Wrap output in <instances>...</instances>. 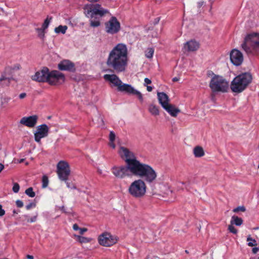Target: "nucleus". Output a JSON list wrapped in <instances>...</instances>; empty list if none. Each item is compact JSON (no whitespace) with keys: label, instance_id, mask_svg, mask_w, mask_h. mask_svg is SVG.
Masks as SVG:
<instances>
[{"label":"nucleus","instance_id":"nucleus-1","mask_svg":"<svg viewBox=\"0 0 259 259\" xmlns=\"http://www.w3.org/2000/svg\"><path fill=\"white\" fill-rule=\"evenodd\" d=\"M128 63V52L126 46L118 44L109 52L106 63L116 73L124 72Z\"/></svg>","mask_w":259,"mask_h":259},{"label":"nucleus","instance_id":"nucleus-2","mask_svg":"<svg viewBox=\"0 0 259 259\" xmlns=\"http://www.w3.org/2000/svg\"><path fill=\"white\" fill-rule=\"evenodd\" d=\"M119 153L126 164L114 166L111 169L112 173L116 178L120 179L133 176L135 154L124 147H120Z\"/></svg>","mask_w":259,"mask_h":259},{"label":"nucleus","instance_id":"nucleus-3","mask_svg":"<svg viewBox=\"0 0 259 259\" xmlns=\"http://www.w3.org/2000/svg\"><path fill=\"white\" fill-rule=\"evenodd\" d=\"M32 80L39 82H48L51 85H57L65 81L64 75L57 70L51 72L47 67H44L41 70L35 72L31 76Z\"/></svg>","mask_w":259,"mask_h":259},{"label":"nucleus","instance_id":"nucleus-4","mask_svg":"<svg viewBox=\"0 0 259 259\" xmlns=\"http://www.w3.org/2000/svg\"><path fill=\"white\" fill-rule=\"evenodd\" d=\"M133 176L140 178L147 184L153 183L156 179L157 174L149 165L142 163L134 156Z\"/></svg>","mask_w":259,"mask_h":259},{"label":"nucleus","instance_id":"nucleus-5","mask_svg":"<svg viewBox=\"0 0 259 259\" xmlns=\"http://www.w3.org/2000/svg\"><path fill=\"white\" fill-rule=\"evenodd\" d=\"M103 78L105 80L112 83V87H116L118 92L136 95L141 102L143 101L142 94L135 89L131 85L123 83L117 75L106 74L104 75Z\"/></svg>","mask_w":259,"mask_h":259},{"label":"nucleus","instance_id":"nucleus-6","mask_svg":"<svg viewBox=\"0 0 259 259\" xmlns=\"http://www.w3.org/2000/svg\"><path fill=\"white\" fill-rule=\"evenodd\" d=\"M252 76L249 73H244L236 76L232 81L230 88L236 93L242 92L252 81Z\"/></svg>","mask_w":259,"mask_h":259},{"label":"nucleus","instance_id":"nucleus-7","mask_svg":"<svg viewBox=\"0 0 259 259\" xmlns=\"http://www.w3.org/2000/svg\"><path fill=\"white\" fill-rule=\"evenodd\" d=\"M147 186L146 183L142 179H138L133 181L128 188V192L135 198H141L146 193Z\"/></svg>","mask_w":259,"mask_h":259},{"label":"nucleus","instance_id":"nucleus-8","mask_svg":"<svg viewBox=\"0 0 259 259\" xmlns=\"http://www.w3.org/2000/svg\"><path fill=\"white\" fill-rule=\"evenodd\" d=\"M212 93H226L229 89V82L222 76L214 74L209 82Z\"/></svg>","mask_w":259,"mask_h":259},{"label":"nucleus","instance_id":"nucleus-9","mask_svg":"<svg viewBox=\"0 0 259 259\" xmlns=\"http://www.w3.org/2000/svg\"><path fill=\"white\" fill-rule=\"evenodd\" d=\"M241 47L247 54L251 53L253 50H259V34H248L245 37Z\"/></svg>","mask_w":259,"mask_h":259},{"label":"nucleus","instance_id":"nucleus-10","mask_svg":"<svg viewBox=\"0 0 259 259\" xmlns=\"http://www.w3.org/2000/svg\"><path fill=\"white\" fill-rule=\"evenodd\" d=\"M21 69L19 64H15L10 66L7 65L5 67L3 74L1 75V84L3 81L7 82V85H9L10 81L14 79L13 75Z\"/></svg>","mask_w":259,"mask_h":259},{"label":"nucleus","instance_id":"nucleus-11","mask_svg":"<svg viewBox=\"0 0 259 259\" xmlns=\"http://www.w3.org/2000/svg\"><path fill=\"white\" fill-rule=\"evenodd\" d=\"M84 14L86 15H90L93 16L94 15H99L100 16H103L106 15H110L109 11L103 9L101 5L99 4H91L88 5L85 7Z\"/></svg>","mask_w":259,"mask_h":259},{"label":"nucleus","instance_id":"nucleus-12","mask_svg":"<svg viewBox=\"0 0 259 259\" xmlns=\"http://www.w3.org/2000/svg\"><path fill=\"white\" fill-rule=\"evenodd\" d=\"M70 172V168L68 162L65 161H60L58 163L57 174L61 181H66L68 180Z\"/></svg>","mask_w":259,"mask_h":259},{"label":"nucleus","instance_id":"nucleus-13","mask_svg":"<svg viewBox=\"0 0 259 259\" xmlns=\"http://www.w3.org/2000/svg\"><path fill=\"white\" fill-rule=\"evenodd\" d=\"M118 238L117 236L112 235L110 233L104 232L100 235L98 237V242L100 245L109 247L116 244L118 241Z\"/></svg>","mask_w":259,"mask_h":259},{"label":"nucleus","instance_id":"nucleus-14","mask_svg":"<svg viewBox=\"0 0 259 259\" xmlns=\"http://www.w3.org/2000/svg\"><path fill=\"white\" fill-rule=\"evenodd\" d=\"M120 23L116 17H111L105 23V30L107 33L113 35L117 33L120 30Z\"/></svg>","mask_w":259,"mask_h":259},{"label":"nucleus","instance_id":"nucleus-15","mask_svg":"<svg viewBox=\"0 0 259 259\" xmlns=\"http://www.w3.org/2000/svg\"><path fill=\"white\" fill-rule=\"evenodd\" d=\"M49 128L46 124L39 125L36 127V131L34 133L35 141L40 143L41 139L48 136Z\"/></svg>","mask_w":259,"mask_h":259},{"label":"nucleus","instance_id":"nucleus-16","mask_svg":"<svg viewBox=\"0 0 259 259\" xmlns=\"http://www.w3.org/2000/svg\"><path fill=\"white\" fill-rule=\"evenodd\" d=\"M231 62L236 66L241 65L243 61L242 53L237 49L232 50L230 54Z\"/></svg>","mask_w":259,"mask_h":259},{"label":"nucleus","instance_id":"nucleus-17","mask_svg":"<svg viewBox=\"0 0 259 259\" xmlns=\"http://www.w3.org/2000/svg\"><path fill=\"white\" fill-rule=\"evenodd\" d=\"M38 116L34 115L30 116L22 117L20 120V123L30 128L35 126L37 123Z\"/></svg>","mask_w":259,"mask_h":259},{"label":"nucleus","instance_id":"nucleus-18","mask_svg":"<svg viewBox=\"0 0 259 259\" xmlns=\"http://www.w3.org/2000/svg\"><path fill=\"white\" fill-rule=\"evenodd\" d=\"M58 68L60 70L74 72L75 67L74 64L69 60H63L58 65Z\"/></svg>","mask_w":259,"mask_h":259},{"label":"nucleus","instance_id":"nucleus-19","mask_svg":"<svg viewBox=\"0 0 259 259\" xmlns=\"http://www.w3.org/2000/svg\"><path fill=\"white\" fill-rule=\"evenodd\" d=\"M157 98L159 104L163 108L169 104V97L165 93L158 92L157 93Z\"/></svg>","mask_w":259,"mask_h":259},{"label":"nucleus","instance_id":"nucleus-20","mask_svg":"<svg viewBox=\"0 0 259 259\" xmlns=\"http://www.w3.org/2000/svg\"><path fill=\"white\" fill-rule=\"evenodd\" d=\"M199 47V44L195 40H190L187 41L184 45L185 49L188 51H195L197 50Z\"/></svg>","mask_w":259,"mask_h":259},{"label":"nucleus","instance_id":"nucleus-21","mask_svg":"<svg viewBox=\"0 0 259 259\" xmlns=\"http://www.w3.org/2000/svg\"><path fill=\"white\" fill-rule=\"evenodd\" d=\"M163 109L172 117H176L178 114L180 112V110L179 108L171 104H169Z\"/></svg>","mask_w":259,"mask_h":259},{"label":"nucleus","instance_id":"nucleus-22","mask_svg":"<svg viewBox=\"0 0 259 259\" xmlns=\"http://www.w3.org/2000/svg\"><path fill=\"white\" fill-rule=\"evenodd\" d=\"M193 153L196 157H201L204 155L203 149L202 147L198 146L194 148Z\"/></svg>","mask_w":259,"mask_h":259},{"label":"nucleus","instance_id":"nucleus-23","mask_svg":"<svg viewBox=\"0 0 259 259\" xmlns=\"http://www.w3.org/2000/svg\"><path fill=\"white\" fill-rule=\"evenodd\" d=\"M243 224V220L236 215L232 217L231 220V224L235 225L237 226H240Z\"/></svg>","mask_w":259,"mask_h":259},{"label":"nucleus","instance_id":"nucleus-24","mask_svg":"<svg viewBox=\"0 0 259 259\" xmlns=\"http://www.w3.org/2000/svg\"><path fill=\"white\" fill-rule=\"evenodd\" d=\"M148 110L153 115L157 116L159 114L158 107L155 105L151 104L149 107Z\"/></svg>","mask_w":259,"mask_h":259},{"label":"nucleus","instance_id":"nucleus-25","mask_svg":"<svg viewBox=\"0 0 259 259\" xmlns=\"http://www.w3.org/2000/svg\"><path fill=\"white\" fill-rule=\"evenodd\" d=\"M75 236L77 238V241L80 243H89L92 240V239L91 238H88L79 235H75Z\"/></svg>","mask_w":259,"mask_h":259},{"label":"nucleus","instance_id":"nucleus-26","mask_svg":"<svg viewBox=\"0 0 259 259\" xmlns=\"http://www.w3.org/2000/svg\"><path fill=\"white\" fill-rule=\"evenodd\" d=\"M67 26L66 25H59L58 27H57L55 28V32L56 33H62L65 34L67 29Z\"/></svg>","mask_w":259,"mask_h":259},{"label":"nucleus","instance_id":"nucleus-27","mask_svg":"<svg viewBox=\"0 0 259 259\" xmlns=\"http://www.w3.org/2000/svg\"><path fill=\"white\" fill-rule=\"evenodd\" d=\"M35 30L37 32L38 37L42 40H44L45 37V30L41 28H37Z\"/></svg>","mask_w":259,"mask_h":259},{"label":"nucleus","instance_id":"nucleus-28","mask_svg":"<svg viewBox=\"0 0 259 259\" xmlns=\"http://www.w3.org/2000/svg\"><path fill=\"white\" fill-rule=\"evenodd\" d=\"M247 241L248 242L247 245L249 246L252 247L257 245L256 240L252 239L250 235L247 238Z\"/></svg>","mask_w":259,"mask_h":259},{"label":"nucleus","instance_id":"nucleus-29","mask_svg":"<svg viewBox=\"0 0 259 259\" xmlns=\"http://www.w3.org/2000/svg\"><path fill=\"white\" fill-rule=\"evenodd\" d=\"M49 185V179L48 176L44 175L42 178V188H46Z\"/></svg>","mask_w":259,"mask_h":259},{"label":"nucleus","instance_id":"nucleus-30","mask_svg":"<svg viewBox=\"0 0 259 259\" xmlns=\"http://www.w3.org/2000/svg\"><path fill=\"white\" fill-rule=\"evenodd\" d=\"M154 49L153 48H148L145 51V56L147 58H152L154 54Z\"/></svg>","mask_w":259,"mask_h":259},{"label":"nucleus","instance_id":"nucleus-31","mask_svg":"<svg viewBox=\"0 0 259 259\" xmlns=\"http://www.w3.org/2000/svg\"><path fill=\"white\" fill-rule=\"evenodd\" d=\"M25 194L30 197H34L35 196V193L33 190L32 187L27 188L25 192Z\"/></svg>","mask_w":259,"mask_h":259},{"label":"nucleus","instance_id":"nucleus-32","mask_svg":"<svg viewBox=\"0 0 259 259\" xmlns=\"http://www.w3.org/2000/svg\"><path fill=\"white\" fill-rule=\"evenodd\" d=\"M51 18L52 17H50V19H49V18L47 17V19H45L44 22L43 23V24L41 26V28H42V29H44L45 30L46 29L48 28V27L49 25V24L50 23V20L51 19Z\"/></svg>","mask_w":259,"mask_h":259},{"label":"nucleus","instance_id":"nucleus-33","mask_svg":"<svg viewBox=\"0 0 259 259\" xmlns=\"http://www.w3.org/2000/svg\"><path fill=\"white\" fill-rule=\"evenodd\" d=\"M246 210V208L244 206H238L233 210L234 212H238L239 211L244 212Z\"/></svg>","mask_w":259,"mask_h":259},{"label":"nucleus","instance_id":"nucleus-34","mask_svg":"<svg viewBox=\"0 0 259 259\" xmlns=\"http://www.w3.org/2000/svg\"><path fill=\"white\" fill-rule=\"evenodd\" d=\"M11 100L10 97L4 98L3 99V101L1 102V106L3 107H5L6 106V104L9 102Z\"/></svg>","mask_w":259,"mask_h":259},{"label":"nucleus","instance_id":"nucleus-35","mask_svg":"<svg viewBox=\"0 0 259 259\" xmlns=\"http://www.w3.org/2000/svg\"><path fill=\"white\" fill-rule=\"evenodd\" d=\"M20 189V186L17 183H14L12 188L13 191L14 193H18Z\"/></svg>","mask_w":259,"mask_h":259},{"label":"nucleus","instance_id":"nucleus-36","mask_svg":"<svg viewBox=\"0 0 259 259\" xmlns=\"http://www.w3.org/2000/svg\"><path fill=\"white\" fill-rule=\"evenodd\" d=\"M100 25V22L99 20H94L91 21V25L93 27H98Z\"/></svg>","mask_w":259,"mask_h":259},{"label":"nucleus","instance_id":"nucleus-37","mask_svg":"<svg viewBox=\"0 0 259 259\" xmlns=\"http://www.w3.org/2000/svg\"><path fill=\"white\" fill-rule=\"evenodd\" d=\"M228 230L230 232L234 234H237L238 232L237 230L232 224L228 226Z\"/></svg>","mask_w":259,"mask_h":259},{"label":"nucleus","instance_id":"nucleus-38","mask_svg":"<svg viewBox=\"0 0 259 259\" xmlns=\"http://www.w3.org/2000/svg\"><path fill=\"white\" fill-rule=\"evenodd\" d=\"M115 139V135L113 132H110L109 134V140L110 141L112 142H114Z\"/></svg>","mask_w":259,"mask_h":259},{"label":"nucleus","instance_id":"nucleus-39","mask_svg":"<svg viewBox=\"0 0 259 259\" xmlns=\"http://www.w3.org/2000/svg\"><path fill=\"white\" fill-rule=\"evenodd\" d=\"M65 182L66 183L67 187L68 188L73 189H75L76 188L75 186H74L73 184H72V183H71L70 182H68L67 181V180L66 181H65Z\"/></svg>","mask_w":259,"mask_h":259},{"label":"nucleus","instance_id":"nucleus-40","mask_svg":"<svg viewBox=\"0 0 259 259\" xmlns=\"http://www.w3.org/2000/svg\"><path fill=\"white\" fill-rule=\"evenodd\" d=\"M16 204L17 206L19 208L22 207L23 206V202L21 200H17L16 201Z\"/></svg>","mask_w":259,"mask_h":259},{"label":"nucleus","instance_id":"nucleus-41","mask_svg":"<svg viewBox=\"0 0 259 259\" xmlns=\"http://www.w3.org/2000/svg\"><path fill=\"white\" fill-rule=\"evenodd\" d=\"M36 219H37V215L31 218L30 219H28L27 220V222L33 223V222H36Z\"/></svg>","mask_w":259,"mask_h":259},{"label":"nucleus","instance_id":"nucleus-42","mask_svg":"<svg viewBox=\"0 0 259 259\" xmlns=\"http://www.w3.org/2000/svg\"><path fill=\"white\" fill-rule=\"evenodd\" d=\"M35 206V204L34 203H30L28 205L26 206V208L27 210H29L31 208Z\"/></svg>","mask_w":259,"mask_h":259},{"label":"nucleus","instance_id":"nucleus-43","mask_svg":"<svg viewBox=\"0 0 259 259\" xmlns=\"http://www.w3.org/2000/svg\"><path fill=\"white\" fill-rule=\"evenodd\" d=\"M79 230L80 234L82 235L88 231V229L85 228H80V229Z\"/></svg>","mask_w":259,"mask_h":259},{"label":"nucleus","instance_id":"nucleus-44","mask_svg":"<svg viewBox=\"0 0 259 259\" xmlns=\"http://www.w3.org/2000/svg\"><path fill=\"white\" fill-rule=\"evenodd\" d=\"M144 82H145L144 85H146L145 84H149L151 83V80L150 79H149L148 78H145L144 79Z\"/></svg>","mask_w":259,"mask_h":259},{"label":"nucleus","instance_id":"nucleus-45","mask_svg":"<svg viewBox=\"0 0 259 259\" xmlns=\"http://www.w3.org/2000/svg\"><path fill=\"white\" fill-rule=\"evenodd\" d=\"M73 229L75 231L79 230L80 228L78 227V225L76 224H74L73 226Z\"/></svg>","mask_w":259,"mask_h":259},{"label":"nucleus","instance_id":"nucleus-46","mask_svg":"<svg viewBox=\"0 0 259 259\" xmlns=\"http://www.w3.org/2000/svg\"><path fill=\"white\" fill-rule=\"evenodd\" d=\"M259 250V248L258 247H253L252 249V253L255 254Z\"/></svg>","mask_w":259,"mask_h":259},{"label":"nucleus","instance_id":"nucleus-47","mask_svg":"<svg viewBox=\"0 0 259 259\" xmlns=\"http://www.w3.org/2000/svg\"><path fill=\"white\" fill-rule=\"evenodd\" d=\"M26 96V94L25 93H21L19 95V98L22 99Z\"/></svg>","mask_w":259,"mask_h":259},{"label":"nucleus","instance_id":"nucleus-48","mask_svg":"<svg viewBox=\"0 0 259 259\" xmlns=\"http://www.w3.org/2000/svg\"><path fill=\"white\" fill-rule=\"evenodd\" d=\"M159 20H160L159 17H156L154 20V24H157L159 22Z\"/></svg>","mask_w":259,"mask_h":259},{"label":"nucleus","instance_id":"nucleus-49","mask_svg":"<svg viewBox=\"0 0 259 259\" xmlns=\"http://www.w3.org/2000/svg\"><path fill=\"white\" fill-rule=\"evenodd\" d=\"M109 146L113 148H115V145L114 143V142H110L109 143Z\"/></svg>","mask_w":259,"mask_h":259},{"label":"nucleus","instance_id":"nucleus-50","mask_svg":"<svg viewBox=\"0 0 259 259\" xmlns=\"http://www.w3.org/2000/svg\"><path fill=\"white\" fill-rule=\"evenodd\" d=\"M152 87H151V86H147V90L148 91V92H151L152 91Z\"/></svg>","mask_w":259,"mask_h":259},{"label":"nucleus","instance_id":"nucleus-51","mask_svg":"<svg viewBox=\"0 0 259 259\" xmlns=\"http://www.w3.org/2000/svg\"><path fill=\"white\" fill-rule=\"evenodd\" d=\"M2 86H6V87H8V85H7V82L6 81H3L2 82V84H1V87Z\"/></svg>","mask_w":259,"mask_h":259},{"label":"nucleus","instance_id":"nucleus-52","mask_svg":"<svg viewBox=\"0 0 259 259\" xmlns=\"http://www.w3.org/2000/svg\"><path fill=\"white\" fill-rule=\"evenodd\" d=\"M5 213V210L1 207V217L4 215Z\"/></svg>","mask_w":259,"mask_h":259},{"label":"nucleus","instance_id":"nucleus-53","mask_svg":"<svg viewBox=\"0 0 259 259\" xmlns=\"http://www.w3.org/2000/svg\"><path fill=\"white\" fill-rule=\"evenodd\" d=\"M27 258L28 259H33V257L32 255H27L26 256Z\"/></svg>","mask_w":259,"mask_h":259},{"label":"nucleus","instance_id":"nucleus-54","mask_svg":"<svg viewBox=\"0 0 259 259\" xmlns=\"http://www.w3.org/2000/svg\"><path fill=\"white\" fill-rule=\"evenodd\" d=\"M178 80H179V78L176 77L172 78V81L174 82H176V81H177Z\"/></svg>","mask_w":259,"mask_h":259},{"label":"nucleus","instance_id":"nucleus-55","mask_svg":"<svg viewBox=\"0 0 259 259\" xmlns=\"http://www.w3.org/2000/svg\"><path fill=\"white\" fill-rule=\"evenodd\" d=\"M4 167L5 166H4V164L1 163V171L4 169Z\"/></svg>","mask_w":259,"mask_h":259},{"label":"nucleus","instance_id":"nucleus-56","mask_svg":"<svg viewBox=\"0 0 259 259\" xmlns=\"http://www.w3.org/2000/svg\"><path fill=\"white\" fill-rule=\"evenodd\" d=\"M61 210H62L63 211H64V212H65V207H64V206H62V208H61Z\"/></svg>","mask_w":259,"mask_h":259},{"label":"nucleus","instance_id":"nucleus-57","mask_svg":"<svg viewBox=\"0 0 259 259\" xmlns=\"http://www.w3.org/2000/svg\"><path fill=\"white\" fill-rule=\"evenodd\" d=\"M13 213L15 214V213H18V212L15 210H13Z\"/></svg>","mask_w":259,"mask_h":259},{"label":"nucleus","instance_id":"nucleus-58","mask_svg":"<svg viewBox=\"0 0 259 259\" xmlns=\"http://www.w3.org/2000/svg\"><path fill=\"white\" fill-rule=\"evenodd\" d=\"M258 168H259V164H258Z\"/></svg>","mask_w":259,"mask_h":259}]
</instances>
